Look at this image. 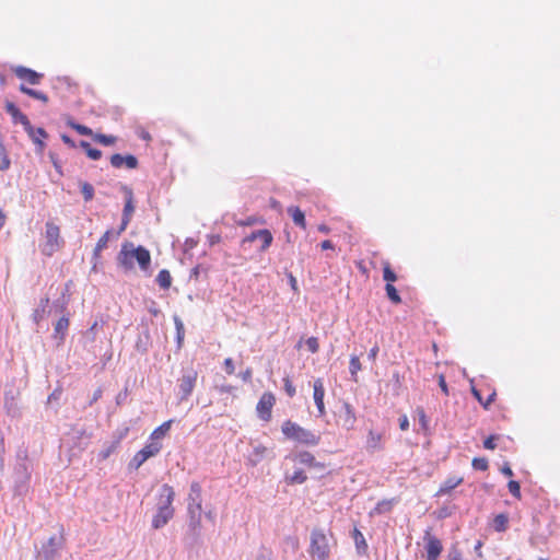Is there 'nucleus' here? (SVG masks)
<instances>
[{
	"instance_id": "f3484780",
	"label": "nucleus",
	"mask_w": 560,
	"mask_h": 560,
	"mask_svg": "<svg viewBox=\"0 0 560 560\" xmlns=\"http://www.w3.org/2000/svg\"><path fill=\"white\" fill-rule=\"evenodd\" d=\"M110 164L116 168H120L126 165L128 168L132 170L138 166V160L131 154L122 156L121 154L116 153L110 156Z\"/></svg>"
},
{
	"instance_id": "2eb2a0df",
	"label": "nucleus",
	"mask_w": 560,
	"mask_h": 560,
	"mask_svg": "<svg viewBox=\"0 0 560 560\" xmlns=\"http://www.w3.org/2000/svg\"><path fill=\"white\" fill-rule=\"evenodd\" d=\"M175 498V491L173 487L167 483H164L160 488L159 497H158V506L160 508H173V501Z\"/></svg>"
},
{
	"instance_id": "0e129e2a",
	"label": "nucleus",
	"mask_w": 560,
	"mask_h": 560,
	"mask_svg": "<svg viewBox=\"0 0 560 560\" xmlns=\"http://www.w3.org/2000/svg\"><path fill=\"white\" fill-rule=\"evenodd\" d=\"M256 560H270V552L258 555Z\"/></svg>"
},
{
	"instance_id": "a878e982",
	"label": "nucleus",
	"mask_w": 560,
	"mask_h": 560,
	"mask_svg": "<svg viewBox=\"0 0 560 560\" xmlns=\"http://www.w3.org/2000/svg\"><path fill=\"white\" fill-rule=\"evenodd\" d=\"M471 393H472L474 397L481 404V406L485 409H489L490 405L494 401L495 396H497V393L494 389L489 394V396L486 400L482 399L480 392L476 387L471 388Z\"/></svg>"
},
{
	"instance_id": "13d9d810",
	"label": "nucleus",
	"mask_w": 560,
	"mask_h": 560,
	"mask_svg": "<svg viewBox=\"0 0 560 560\" xmlns=\"http://www.w3.org/2000/svg\"><path fill=\"white\" fill-rule=\"evenodd\" d=\"M501 472L506 476V477H512L513 476V471L511 469V467L509 465H504L502 468H501Z\"/></svg>"
},
{
	"instance_id": "9b49d317",
	"label": "nucleus",
	"mask_w": 560,
	"mask_h": 560,
	"mask_svg": "<svg viewBox=\"0 0 560 560\" xmlns=\"http://www.w3.org/2000/svg\"><path fill=\"white\" fill-rule=\"evenodd\" d=\"M188 500H189L188 511L191 514H194V513L199 514L202 509L201 486L199 485V482H196V481L191 482L190 491L188 494Z\"/></svg>"
},
{
	"instance_id": "c9c22d12",
	"label": "nucleus",
	"mask_w": 560,
	"mask_h": 560,
	"mask_svg": "<svg viewBox=\"0 0 560 560\" xmlns=\"http://www.w3.org/2000/svg\"><path fill=\"white\" fill-rule=\"evenodd\" d=\"M93 139L103 145H113L116 142V137L112 135H104V133H95L93 135Z\"/></svg>"
},
{
	"instance_id": "69168bd1",
	"label": "nucleus",
	"mask_w": 560,
	"mask_h": 560,
	"mask_svg": "<svg viewBox=\"0 0 560 560\" xmlns=\"http://www.w3.org/2000/svg\"><path fill=\"white\" fill-rule=\"evenodd\" d=\"M318 230L323 233H328L329 232V228H327L326 225H319Z\"/></svg>"
},
{
	"instance_id": "774afa93",
	"label": "nucleus",
	"mask_w": 560,
	"mask_h": 560,
	"mask_svg": "<svg viewBox=\"0 0 560 560\" xmlns=\"http://www.w3.org/2000/svg\"><path fill=\"white\" fill-rule=\"evenodd\" d=\"M100 394H101V390H97V394H95L94 399H97Z\"/></svg>"
},
{
	"instance_id": "7c9ffc66",
	"label": "nucleus",
	"mask_w": 560,
	"mask_h": 560,
	"mask_svg": "<svg viewBox=\"0 0 560 560\" xmlns=\"http://www.w3.org/2000/svg\"><path fill=\"white\" fill-rule=\"evenodd\" d=\"M175 327H176V341H177V348L180 349L184 343L185 338V327L180 318L175 317L174 318Z\"/></svg>"
},
{
	"instance_id": "58836bf2",
	"label": "nucleus",
	"mask_w": 560,
	"mask_h": 560,
	"mask_svg": "<svg viewBox=\"0 0 560 560\" xmlns=\"http://www.w3.org/2000/svg\"><path fill=\"white\" fill-rule=\"evenodd\" d=\"M67 124L70 128H72L73 130H75L78 133H80L82 136H92L93 137V135H94L92 129L84 125H80V124H77L71 120H69Z\"/></svg>"
},
{
	"instance_id": "2f4dec72",
	"label": "nucleus",
	"mask_w": 560,
	"mask_h": 560,
	"mask_svg": "<svg viewBox=\"0 0 560 560\" xmlns=\"http://www.w3.org/2000/svg\"><path fill=\"white\" fill-rule=\"evenodd\" d=\"M396 503V500L395 499H387V500H382L380 501L376 506H375V512L377 514H383V513H387L389 511H392L394 504Z\"/></svg>"
},
{
	"instance_id": "c756f323",
	"label": "nucleus",
	"mask_w": 560,
	"mask_h": 560,
	"mask_svg": "<svg viewBox=\"0 0 560 560\" xmlns=\"http://www.w3.org/2000/svg\"><path fill=\"white\" fill-rule=\"evenodd\" d=\"M80 147L85 151L86 155L93 160L97 161L102 158V151L95 148H92L88 141H81Z\"/></svg>"
},
{
	"instance_id": "a19ab883",
	"label": "nucleus",
	"mask_w": 560,
	"mask_h": 560,
	"mask_svg": "<svg viewBox=\"0 0 560 560\" xmlns=\"http://www.w3.org/2000/svg\"><path fill=\"white\" fill-rule=\"evenodd\" d=\"M471 466L476 470L485 471L489 467L488 459L485 457H475L471 462Z\"/></svg>"
},
{
	"instance_id": "f8f14e48",
	"label": "nucleus",
	"mask_w": 560,
	"mask_h": 560,
	"mask_svg": "<svg viewBox=\"0 0 560 560\" xmlns=\"http://www.w3.org/2000/svg\"><path fill=\"white\" fill-rule=\"evenodd\" d=\"M313 398L317 408V412L319 417H324L326 415V407L324 402L325 398V386L322 378H316L313 384Z\"/></svg>"
},
{
	"instance_id": "864d4df0",
	"label": "nucleus",
	"mask_w": 560,
	"mask_h": 560,
	"mask_svg": "<svg viewBox=\"0 0 560 560\" xmlns=\"http://www.w3.org/2000/svg\"><path fill=\"white\" fill-rule=\"evenodd\" d=\"M447 560H462L460 553L456 550H453L448 553Z\"/></svg>"
},
{
	"instance_id": "4c0bfd02",
	"label": "nucleus",
	"mask_w": 560,
	"mask_h": 560,
	"mask_svg": "<svg viewBox=\"0 0 560 560\" xmlns=\"http://www.w3.org/2000/svg\"><path fill=\"white\" fill-rule=\"evenodd\" d=\"M385 291L387 298L394 303L399 304L401 302L400 295L398 294L396 288L392 283H386Z\"/></svg>"
},
{
	"instance_id": "bb28decb",
	"label": "nucleus",
	"mask_w": 560,
	"mask_h": 560,
	"mask_svg": "<svg viewBox=\"0 0 560 560\" xmlns=\"http://www.w3.org/2000/svg\"><path fill=\"white\" fill-rule=\"evenodd\" d=\"M493 528L495 532H505L508 529V526H509V517L505 513H501V514H498L495 515V517L493 518Z\"/></svg>"
},
{
	"instance_id": "39448f33",
	"label": "nucleus",
	"mask_w": 560,
	"mask_h": 560,
	"mask_svg": "<svg viewBox=\"0 0 560 560\" xmlns=\"http://www.w3.org/2000/svg\"><path fill=\"white\" fill-rule=\"evenodd\" d=\"M334 416L337 427L346 431L354 430L357 424V413L350 402L343 401L341 406L334 412Z\"/></svg>"
},
{
	"instance_id": "4be33fe9",
	"label": "nucleus",
	"mask_w": 560,
	"mask_h": 560,
	"mask_svg": "<svg viewBox=\"0 0 560 560\" xmlns=\"http://www.w3.org/2000/svg\"><path fill=\"white\" fill-rule=\"evenodd\" d=\"M113 235V231L112 230H107L101 237L100 240L97 241L96 245H95V248L93 250V257L95 260H98L101 258V253L104 248L107 247V243L110 238V236Z\"/></svg>"
},
{
	"instance_id": "c85d7f7f",
	"label": "nucleus",
	"mask_w": 560,
	"mask_h": 560,
	"mask_svg": "<svg viewBox=\"0 0 560 560\" xmlns=\"http://www.w3.org/2000/svg\"><path fill=\"white\" fill-rule=\"evenodd\" d=\"M156 282L160 288L167 290L172 284V276L168 270L163 269L156 276Z\"/></svg>"
},
{
	"instance_id": "5fc2aeb1",
	"label": "nucleus",
	"mask_w": 560,
	"mask_h": 560,
	"mask_svg": "<svg viewBox=\"0 0 560 560\" xmlns=\"http://www.w3.org/2000/svg\"><path fill=\"white\" fill-rule=\"evenodd\" d=\"M378 350H380V349H378V347H377V346H374V347L370 350V352H369V359H370V360H372V361H375L376 355H377V353H378Z\"/></svg>"
},
{
	"instance_id": "6ab92c4d",
	"label": "nucleus",
	"mask_w": 560,
	"mask_h": 560,
	"mask_svg": "<svg viewBox=\"0 0 560 560\" xmlns=\"http://www.w3.org/2000/svg\"><path fill=\"white\" fill-rule=\"evenodd\" d=\"M25 132L28 135V137L32 139V141L38 145L39 151H43L45 148L44 140L48 137V133L46 130L42 127L34 128L31 125V129H24Z\"/></svg>"
},
{
	"instance_id": "052dcab7",
	"label": "nucleus",
	"mask_w": 560,
	"mask_h": 560,
	"mask_svg": "<svg viewBox=\"0 0 560 560\" xmlns=\"http://www.w3.org/2000/svg\"><path fill=\"white\" fill-rule=\"evenodd\" d=\"M243 381L247 382L252 378V370L248 369L242 374Z\"/></svg>"
},
{
	"instance_id": "72a5a7b5",
	"label": "nucleus",
	"mask_w": 560,
	"mask_h": 560,
	"mask_svg": "<svg viewBox=\"0 0 560 560\" xmlns=\"http://www.w3.org/2000/svg\"><path fill=\"white\" fill-rule=\"evenodd\" d=\"M352 537H353L357 549L365 551L368 548V544L365 541L363 534L358 528L353 529Z\"/></svg>"
},
{
	"instance_id": "37998d69",
	"label": "nucleus",
	"mask_w": 560,
	"mask_h": 560,
	"mask_svg": "<svg viewBox=\"0 0 560 560\" xmlns=\"http://www.w3.org/2000/svg\"><path fill=\"white\" fill-rule=\"evenodd\" d=\"M417 415L419 417V423L424 432L429 431V419L422 408H417Z\"/></svg>"
},
{
	"instance_id": "0eeeda50",
	"label": "nucleus",
	"mask_w": 560,
	"mask_h": 560,
	"mask_svg": "<svg viewBox=\"0 0 560 560\" xmlns=\"http://www.w3.org/2000/svg\"><path fill=\"white\" fill-rule=\"evenodd\" d=\"M386 435L384 430L369 429L364 438V450L375 454L385 450Z\"/></svg>"
},
{
	"instance_id": "20e7f679",
	"label": "nucleus",
	"mask_w": 560,
	"mask_h": 560,
	"mask_svg": "<svg viewBox=\"0 0 560 560\" xmlns=\"http://www.w3.org/2000/svg\"><path fill=\"white\" fill-rule=\"evenodd\" d=\"M44 242L39 245L43 255L50 257L63 246L60 228L52 221L45 224Z\"/></svg>"
},
{
	"instance_id": "49530a36",
	"label": "nucleus",
	"mask_w": 560,
	"mask_h": 560,
	"mask_svg": "<svg viewBox=\"0 0 560 560\" xmlns=\"http://www.w3.org/2000/svg\"><path fill=\"white\" fill-rule=\"evenodd\" d=\"M306 346H307V349L312 352V353H316L318 352L319 350V343H318V339L316 337H310L307 338L306 340Z\"/></svg>"
},
{
	"instance_id": "338daca9",
	"label": "nucleus",
	"mask_w": 560,
	"mask_h": 560,
	"mask_svg": "<svg viewBox=\"0 0 560 560\" xmlns=\"http://www.w3.org/2000/svg\"><path fill=\"white\" fill-rule=\"evenodd\" d=\"M49 302V299L48 298H45L42 303H43V307H45Z\"/></svg>"
},
{
	"instance_id": "6e6d98bb",
	"label": "nucleus",
	"mask_w": 560,
	"mask_h": 560,
	"mask_svg": "<svg viewBox=\"0 0 560 560\" xmlns=\"http://www.w3.org/2000/svg\"><path fill=\"white\" fill-rule=\"evenodd\" d=\"M320 247L322 249L326 250V249H332L334 248V244L331 243V241L329 240H325L320 243Z\"/></svg>"
},
{
	"instance_id": "680f3d73",
	"label": "nucleus",
	"mask_w": 560,
	"mask_h": 560,
	"mask_svg": "<svg viewBox=\"0 0 560 560\" xmlns=\"http://www.w3.org/2000/svg\"><path fill=\"white\" fill-rule=\"evenodd\" d=\"M7 215L5 213L0 209V230L5 224Z\"/></svg>"
},
{
	"instance_id": "473e14b6",
	"label": "nucleus",
	"mask_w": 560,
	"mask_h": 560,
	"mask_svg": "<svg viewBox=\"0 0 560 560\" xmlns=\"http://www.w3.org/2000/svg\"><path fill=\"white\" fill-rule=\"evenodd\" d=\"M307 480L306 474L302 470H295L291 476L287 477V482L290 485L303 483Z\"/></svg>"
},
{
	"instance_id": "f704fd0d",
	"label": "nucleus",
	"mask_w": 560,
	"mask_h": 560,
	"mask_svg": "<svg viewBox=\"0 0 560 560\" xmlns=\"http://www.w3.org/2000/svg\"><path fill=\"white\" fill-rule=\"evenodd\" d=\"M362 365L358 355H351L349 362V371L354 381H357V374L361 371Z\"/></svg>"
},
{
	"instance_id": "7ed1b4c3",
	"label": "nucleus",
	"mask_w": 560,
	"mask_h": 560,
	"mask_svg": "<svg viewBox=\"0 0 560 560\" xmlns=\"http://www.w3.org/2000/svg\"><path fill=\"white\" fill-rule=\"evenodd\" d=\"M130 247L132 245L130 244ZM133 259L137 260L140 269L144 272L149 271L151 266V255L150 252L143 247L138 246L136 248L128 249L126 245L122 246L120 253L118 254L119 264L127 270L133 268Z\"/></svg>"
},
{
	"instance_id": "e433bc0d",
	"label": "nucleus",
	"mask_w": 560,
	"mask_h": 560,
	"mask_svg": "<svg viewBox=\"0 0 560 560\" xmlns=\"http://www.w3.org/2000/svg\"><path fill=\"white\" fill-rule=\"evenodd\" d=\"M383 279L387 282V283H392L395 282L397 280V276L396 273L392 270L390 268V264L388 261H384L383 262Z\"/></svg>"
},
{
	"instance_id": "ea45409f",
	"label": "nucleus",
	"mask_w": 560,
	"mask_h": 560,
	"mask_svg": "<svg viewBox=\"0 0 560 560\" xmlns=\"http://www.w3.org/2000/svg\"><path fill=\"white\" fill-rule=\"evenodd\" d=\"M81 192L85 201H91L94 197V187L90 183L83 182L81 183Z\"/></svg>"
},
{
	"instance_id": "a18cd8bd",
	"label": "nucleus",
	"mask_w": 560,
	"mask_h": 560,
	"mask_svg": "<svg viewBox=\"0 0 560 560\" xmlns=\"http://www.w3.org/2000/svg\"><path fill=\"white\" fill-rule=\"evenodd\" d=\"M284 390L289 397H293L296 393L295 387L290 377L283 378Z\"/></svg>"
},
{
	"instance_id": "dca6fc26",
	"label": "nucleus",
	"mask_w": 560,
	"mask_h": 560,
	"mask_svg": "<svg viewBox=\"0 0 560 560\" xmlns=\"http://www.w3.org/2000/svg\"><path fill=\"white\" fill-rule=\"evenodd\" d=\"M5 110L11 115L14 122H20L24 129H31V121L12 102H7Z\"/></svg>"
},
{
	"instance_id": "393cba45",
	"label": "nucleus",
	"mask_w": 560,
	"mask_h": 560,
	"mask_svg": "<svg viewBox=\"0 0 560 560\" xmlns=\"http://www.w3.org/2000/svg\"><path fill=\"white\" fill-rule=\"evenodd\" d=\"M20 91L35 100L43 102L44 104L48 103V101H49L47 94H45L44 92L34 90V89H30V88L25 86L24 84L20 85Z\"/></svg>"
},
{
	"instance_id": "e2e57ef3",
	"label": "nucleus",
	"mask_w": 560,
	"mask_h": 560,
	"mask_svg": "<svg viewBox=\"0 0 560 560\" xmlns=\"http://www.w3.org/2000/svg\"><path fill=\"white\" fill-rule=\"evenodd\" d=\"M61 139H62V141H63L66 144H68V145H70V147H74V142H73V141L68 137V136L63 135V136L61 137Z\"/></svg>"
},
{
	"instance_id": "9d476101",
	"label": "nucleus",
	"mask_w": 560,
	"mask_h": 560,
	"mask_svg": "<svg viewBox=\"0 0 560 560\" xmlns=\"http://www.w3.org/2000/svg\"><path fill=\"white\" fill-rule=\"evenodd\" d=\"M198 373L196 370L190 368L180 378H179V389L182 393V399H187L195 386L197 381Z\"/></svg>"
},
{
	"instance_id": "79ce46f5",
	"label": "nucleus",
	"mask_w": 560,
	"mask_h": 560,
	"mask_svg": "<svg viewBox=\"0 0 560 560\" xmlns=\"http://www.w3.org/2000/svg\"><path fill=\"white\" fill-rule=\"evenodd\" d=\"M69 327V319L67 317H61L58 319L55 326V331L60 335H65Z\"/></svg>"
},
{
	"instance_id": "4468645a",
	"label": "nucleus",
	"mask_w": 560,
	"mask_h": 560,
	"mask_svg": "<svg viewBox=\"0 0 560 560\" xmlns=\"http://www.w3.org/2000/svg\"><path fill=\"white\" fill-rule=\"evenodd\" d=\"M13 72L19 79L26 81L27 83L33 85L38 84L43 78L42 73H38L30 68L22 66L15 67L13 69Z\"/></svg>"
},
{
	"instance_id": "de8ad7c7",
	"label": "nucleus",
	"mask_w": 560,
	"mask_h": 560,
	"mask_svg": "<svg viewBox=\"0 0 560 560\" xmlns=\"http://www.w3.org/2000/svg\"><path fill=\"white\" fill-rule=\"evenodd\" d=\"M224 370L226 374L232 375L235 371L234 362L231 358L224 360Z\"/></svg>"
},
{
	"instance_id": "412c9836",
	"label": "nucleus",
	"mask_w": 560,
	"mask_h": 560,
	"mask_svg": "<svg viewBox=\"0 0 560 560\" xmlns=\"http://www.w3.org/2000/svg\"><path fill=\"white\" fill-rule=\"evenodd\" d=\"M288 213L291 215L292 221L295 225L301 228L302 230L306 229V220L304 212L296 206H291L288 208Z\"/></svg>"
},
{
	"instance_id": "bf43d9fd",
	"label": "nucleus",
	"mask_w": 560,
	"mask_h": 560,
	"mask_svg": "<svg viewBox=\"0 0 560 560\" xmlns=\"http://www.w3.org/2000/svg\"><path fill=\"white\" fill-rule=\"evenodd\" d=\"M9 166H10V160L8 159V156H4L0 164V171H5L9 168Z\"/></svg>"
},
{
	"instance_id": "5701e85b",
	"label": "nucleus",
	"mask_w": 560,
	"mask_h": 560,
	"mask_svg": "<svg viewBox=\"0 0 560 560\" xmlns=\"http://www.w3.org/2000/svg\"><path fill=\"white\" fill-rule=\"evenodd\" d=\"M463 482L462 477H450L447 478L442 485L439 490V493L446 494L450 493L453 489H455L457 486H459Z\"/></svg>"
},
{
	"instance_id": "09e8293b",
	"label": "nucleus",
	"mask_w": 560,
	"mask_h": 560,
	"mask_svg": "<svg viewBox=\"0 0 560 560\" xmlns=\"http://www.w3.org/2000/svg\"><path fill=\"white\" fill-rule=\"evenodd\" d=\"M495 440L497 436L490 435L483 441V447L487 450H494L495 448Z\"/></svg>"
},
{
	"instance_id": "f257e3e1",
	"label": "nucleus",
	"mask_w": 560,
	"mask_h": 560,
	"mask_svg": "<svg viewBox=\"0 0 560 560\" xmlns=\"http://www.w3.org/2000/svg\"><path fill=\"white\" fill-rule=\"evenodd\" d=\"M337 545L331 530L314 528L310 536L308 553L313 560H328Z\"/></svg>"
},
{
	"instance_id": "c03bdc74",
	"label": "nucleus",
	"mask_w": 560,
	"mask_h": 560,
	"mask_svg": "<svg viewBox=\"0 0 560 560\" xmlns=\"http://www.w3.org/2000/svg\"><path fill=\"white\" fill-rule=\"evenodd\" d=\"M508 488H509L510 493L514 498L521 499V486H520L518 481L510 480L508 483Z\"/></svg>"
},
{
	"instance_id": "4d7b16f0",
	"label": "nucleus",
	"mask_w": 560,
	"mask_h": 560,
	"mask_svg": "<svg viewBox=\"0 0 560 560\" xmlns=\"http://www.w3.org/2000/svg\"><path fill=\"white\" fill-rule=\"evenodd\" d=\"M258 230L252 232L248 236L244 238V242H254L255 240H258Z\"/></svg>"
},
{
	"instance_id": "f03ea898",
	"label": "nucleus",
	"mask_w": 560,
	"mask_h": 560,
	"mask_svg": "<svg viewBox=\"0 0 560 560\" xmlns=\"http://www.w3.org/2000/svg\"><path fill=\"white\" fill-rule=\"evenodd\" d=\"M281 432L285 439L305 446H316L320 441L319 434L291 420H285L282 423Z\"/></svg>"
},
{
	"instance_id": "b1692460",
	"label": "nucleus",
	"mask_w": 560,
	"mask_h": 560,
	"mask_svg": "<svg viewBox=\"0 0 560 560\" xmlns=\"http://www.w3.org/2000/svg\"><path fill=\"white\" fill-rule=\"evenodd\" d=\"M173 420H167L163 422L160 427L153 430V432L150 435L151 441H159L162 438H164L167 432L171 430Z\"/></svg>"
},
{
	"instance_id": "423d86ee",
	"label": "nucleus",
	"mask_w": 560,
	"mask_h": 560,
	"mask_svg": "<svg viewBox=\"0 0 560 560\" xmlns=\"http://www.w3.org/2000/svg\"><path fill=\"white\" fill-rule=\"evenodd\" d=\"M162 450V443L159 441H149L140 451H138L130 460V467L139 469L149 458L158 455Z\"/></svg>"
},
{
	"instance_id": "aec40b11",
	"label": "nucleus",
	"mask_w": 560,
	"mask_h": 560,
	"mask_svg": "<svg viewBox=\"0 0 560 560\" xmlns=\"http://www.w3.org/2000/svg\"><path fill=\"white\" fill-rule=\"evenodd\" d=\"M295 459L300 464L307 466V467H314V468H319V469L324 468V464L316 462L315 456L311 452H307V451L299 452L295 455Z\"/></svg>"
},
{
	"instance_id": "603ef678",
	"label": "nucleus",
	"mask_w": 560,
	"mask_h": 560,
	"mask_svg": "<svg viewBox=\"0 0 560 560\" xmlns=\"http://www.w3.org/2000/svg\"><path fill=\"white\" fill-rule=\"evenodd\" d=\"M289 281H290V285H291L292 290L294 292H298L299 291L298 281L292 273L289 275Z\"/></svg>"
},
{
	"instance_id": "ddd939ff",
	"label": "nucleus",
	"mask_w": 560,
	"mask_h": 560,
	"mask_svg": "<svg viewBox=\"0 0 560 560\" xmlns=\"http://www.w3.org/2000/svg\"><path fill=\"white\" fill-rule=\"evenodd\" d=\"M175 514L174 508H160L158 506L156 513L152 518V527L154 529L162 528L165 526L170 520L173 518Z\"/></svg>"
},
{
	"instance_id": "6e6552de",
	"label": "nucleus",
	"mask_w": 560,
	"mask_h": 560,
	"mask_svg": "<svg viewBox=\"0 0 560 560\" xmlns=\"http://www.w3.org/2000/svg\"><path fill=\"white\" fill-rule=\"evenodd\" d=\"M276 405V396L271 392H265L257 405L256 412L260 420L269 422L272 418V408Z\"/></svg>"
},
{
	"instance_id": "8fccbe9b",
	"label": "nucleus",
	"mask_w": 560,
	"mask_h": 560,
	"mask_svg": "<svg viewBox=\"0 0 560 560\" xmlns=\"http://www.w3.org/2000/svg\"><path fill=\"white\" fill-rule=\"evenodd\" d=\"M439 386H440L441 390L443 392V394L445 396H447L448 395V387H447V384H446V381H445V376L443 374L439 375Z\"/></svg>"
},
{
	"instance_id": "cd10ccee",
	"label": "nucleus",
	"mask_w": 560,
	"mask_h": 560,
	"mask_svg": "<svg viewBox=\"0 0 560 560\" xmlns=\"http://www.w3.org/2000/svg\"><path fill=\"white\" fill-rule=\"evenodd\" d=\"M258 240H260L261 242V245H260V250L261 252H265L266 249L269 248V246L271 245L272 243V234L269 230L267 229H262V230H258Z\"/></svg>"
},
{
	"instance_id": "1a4fd4ad",
	"label": "nucleus",
	"mask_w": 560,
	"mask_h": 560,
	"mask_svg": "<svg viewBox=\"0 0 560 560\" xmlns=\"http://www.w3.org/2000/svg\"><path fill=\"white\" fill-rule=\"evenodd\" d=\"M427 560H438L442 550V541L432 534L431 528L424 530L423 535Z\"/></svg>"
},
{
	"instance_id": "a211bd4d",
	"label": "nucleus",
	"mask_w": 560,
	"mask_h": 560,
	"mask_svg": "<svg viewBox=\"0 0 560 560\" xmlns=\"http://www.w3.org/2000/svg\"><path fill=\"white\" fill-rule=\"evenodd\" d=\"M126 191H127V199H126V203H125V207H124L122 222H121V226L119 229L118 234L120 232L125 231V229L129 224L131 215H132V213L135 211L132 191L130 189H126Z\"/></svg>"
},
{
	"instance_id": "3c124183",
	"label": "nucleus",
	"mask_w": 560,
	"mask_h": 560,
	"mask_svg": "<svg viewBox=\"0 0 560 560\" xmlns=\"http://www.w3.org/2000/svg\"><path fill=\"white\" fill-rule=\"evenodd\" d=\"M399 428H400L401 431L408 430V428H409V420H408L407 416H402L399 419Z\"/></svg>"
}]
</instances>
